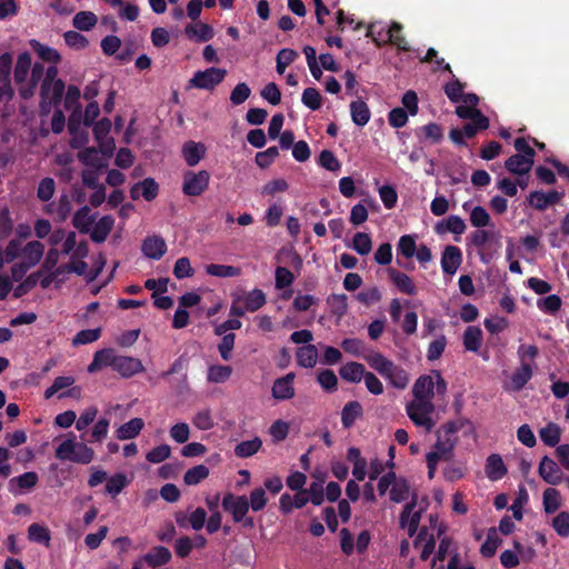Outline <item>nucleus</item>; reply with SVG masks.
<instances>
[{
  "mask_svg": "<svg viewBox=\"0 0 569 569\" xmlns=\"http://www.w3.org/2000/svg\"><path fill=\"white\" fill-rule=\"evenodd\" d=\"M365 360L379 375H381L393 388L403 390L409 383L408 372L381 352L373 351L365 356Z\"/></svg>",
  "mask_w": 569,
  "mask_h": 569,
  "instance_id": "nucleus-1",
  "label": "nucleus"
},
{
  "mask_svg": "<svg viewBox=\"0 0 569 569\" xmlns=\"http://www.w3.org/2000/svg\"><path fill=\"white\" fill-rule=\"evenodd\" d=\"M56 457L59 460L88 465L94 459V451L84 442H77L76 435L70 432L69 437L57 447Z\"/></svg>",
  "mask_w": 569,
  "mask_h": 569,
  "instance_id": "nucleus-2",
  "label": "nucleus"
},
{
  "mask_svg": "<svg viewBox=\"0 0 569 569\" xmlns=\"http://www.w3.org/2000/svg\"><path fill=\"white\" fill-rule=\"evenodd\" d=\"M435 410V406L431 401H411L407 405L406 411L410 420L418 427H423L427 432L431 431L435 422L431 418V413Z\"/></svg>",
  "mask_w": 569,
  "mask_h": 569,
  "instance_id": "nucleus-3",
  "label": "nucleus"
},
{
  "mask_svg": "<svg viewBox=\"0 0 569 569\" xmlns=\"http://www.w3.org/2000/svg\"><path fill=\"white\" fill-rule=\"evenodd\" d=\"M226 76V69L210 67L203 71L199 70L194 72L193 77L188 81L187 88L213 90L224 80Z\"/></svg>",
  "mask_w": 569,
  "mask_h": 569,
  "instance_id": "nucleus-4",
  "label": "nucleus"
},
{
  "mask_svg": "<svg viewBox=\"0 0 569 569\" xmlns=\"http://www.w3.org/2000/svg\"><path fill=\"white\" fill-rule=\"evenodd\" d=\"M209 181L210 174L207 170L187 171L183 174L182 191L186 196L198 197L207 190Z\"/></svg>",
  "mask_w": 569,
  "mask_h": 569,
  "instance_id": "nucleus-5",
  "label": "nucleus"
},
{
  "mask_svg": "<svg viewBox=\"0 0 569 569\" xmlns=\"http://www.w3.org/2000/svg\"><path fill=\"white\" fill-rule=\"evenodd\" d=\"M222 508L231 513L234 522H241L249 511V500L246 496H234L229 492L222 499Z\"/></svg>",
  "mask_w": 569,
  "mask_h": 569,
  "instance_id": "nucleus-6",
  "label": "nucleus"
},
{
  "mask_svg": "<svg viewBox=\"0 0 569 569\" xmlns=\"http://www.w3.org/2000/svg\"><path fill=\"white\" fill-rule=\"evenodd\" d=\"M538 473L542 480L551 486H557L566 478L558 463L549 456H543L538 467Z\"/></svg>",
  "mask_w": 569,
  "mask_h": 569,
  "instance_id": "nucleus-7",
  "label": "nucleus"
},
{
  "mask_svg": "<svg viewBox=\"0 0 569 569\" xmlns=\"http://www.w3.org/2000/svg\"><path fill=\"white\" fill-rule=\"evenodd\" d=\"M563 194V191L557 190L549 191L548 193H545L543 191H532L529 193L527 200L529 206L536 210L543 211L549 206L558 203L562 199Z\"/></svg>",
  "mask_w": 569,
  "mask_h": 569,
  "instance_id": "nucleus-8",
  "label": "nucleus"
},
{
  "mask_svg": "<svg viewBox=\"0 0 569 569\" xmlns=\"http://www.w3.org/2000/svg\"><path fill=\"white\" fill-rule=\"evenodd\" d=\"M295 378L296 375L293 372H289L286 376L276 379L271 388L272 397L278 401L292 399L295 397Z\"/></svg>",
  "mask_w": 569,
  "mask_h": 569,
  "instance_id": "nucleus-9",
  "label": "nucleus"
},
{
  "mask_svg": "<svg viewBox=\"0 0 569 569\" xmlns=\"http://www.w3.org/2000/svg\"><path fill=\"white\" fill-rule=\"evenodd\" d=\"M462 263V252L457 246H447L441 256V268L446 274L452 276Z\"/></svg>",
  "mask_w": 569,
  "mask_h": 569,
  "instance_id": "nucleus-10",
  "label": "nucleus"
},
{
  "mask_svg": "<svg viewBox=\"0 0 569 569\" xmlns=\"http://www.w3.org/2000/svg\"><path fill=\"white\" fill-rule=\"evenodd\" d=\"M114 371H117L122 378H130L144 371V367L138 358L118 355L114 363Z\"/></svg>",
  "mask_w": 569,
  "mask_h": 569,
  "instance_id": "nucleus-11",
  "label": "nucleus"
},
{
  "mask_svg": "<svg viewBox=\"0 0 569 569\" xmlns=\"http://www.w3.org/2000/svg\"><path fill=\"white\" fill-rule=\"evenodd\" d=\"M117 357L118 355H116L114 350L111 348L98 350L94 352L93 359L87 370L89 373H96L106 367H111L114 370Z\"/></svg>",
  "mask_w": 569,
  "mask_h": 569,
  "instance_id": "nucleus-12",
  "label": "nucleus"
},
{
  "mask_svg": "<svg viewBox=\"0 0 569 569\" xmlns=\"http://www.w3.org/2000/svg\"><path fill=\"white\" fill-rule=\"evenodd\" d=\"M141 250L146 257L159 260L166 253L167 244L162 237L149 236L143 240Z\"/></svg>",
  "mask_w": 569,
  "mask_h": 569,
  "instance_id": "nucleus-13",
  "label": "nucleus"
},
{
  "mask_svg": "<svg viewBox=\"0 0 569 569\" xmlns=\"http://www.w3.org/2000/svg\"><path fill=\"white\" fill-rule=\"evenodd\" d=\"M416 401H431L435 395V381L430 376L419 377L412 388Z\"/></svg>",
  "mask_w": 569,
  "mask_h": 569,
  "instance_id": "nucleus-14",
  "label": "nucleus"
},
{
  "mask_svg": "<svg viewBox=\"0 0 569 569\" xmlns=\"http://www.w3.org/2000/svg\"><path fill=\"white\" fill-rule=\"evenodd\" d=\"M485 472L491 481H498L507 475L508 470L500 455L491 453L487 458Z\"/></svg>",
  "mask_w": 569,
  "mask_h": 569,
  "instance_id": "nucleus-15",
  "label": "nucleus"
},
{
  "mask_svg": "<svg viewBox=\"0 0 569 569\" xmlns=\"http://www.w3.org/2000/svg\"><path fill=\"white\" fill-rule=\"evenodd\" d=\"M535 160L527 158L526 156L512 154L505 161V168L508 172L518 176H527Z\"/></svg>",
  "mask_w": 569,
  "mask_h": 569,
  "instance_id": "nucleus-16",
  "label": "nucleus"
},
{
  "mask_svg": "<svg viewBox=\"0 0 569 569\" xmlns=\"http://www.w3.org/2000/svg\"><path fill=\"white\" fill-rule=\"evenodd\" d=\"M533 375L532 367L530 363L521 361V366L513 371L510 377V386L508 387L511 391H520L525 388L528 381Z\"/></svg>",
  "mask_w": 569,
  "mask_h": 569,
  "instance_id": "nucleus-17",
  "label": "nucleus"
},
{
  "mask_svg": "<svg viewBox=\"0 0 569 569\" xmlns=\"http://www.w3.org/2000/svg\"><path fill=\"white\" fill-rule=\"evenodd\" d=\"M114 224V219L111 216L101 217L93 226L90 232V238L96 243L106 241Z\"/></svg>",
  "mask_w": 569,
  "mask_h": 569,
  "instance_id": "nucleus-18",
  "label": "nucleus"
},
{
  "mask_svg": "<svg viewBox=\"0 0 569 569\" xmlns=\"http://www.w3.org/2000/svg\"><path fill=\"white\" fill-rule=\"evenodd\" d=\"M388 272L390 280L399 289V291L408 296H415L417 293V287L413 283V280L407 273L396 269H389Z\"/></svg>",
  "mask_w": 569,
  "mask_h": 569,
  "instance_id": "nucleus-19",
  "label": "nucleus"
},
{
  "mask_svg": "<svg viewBox=\"0 0 569 569\" xmlns=\"http://www.w3.org/2000/svg\"><path fill=\"white\" fill-rule=\"evenodd\" d=\"M483 340L482 330L477 326H468L462 336V343L467 351L478 352Z\"/></svg>",
  "mask_w": 569,
  "mask_h": 569,
  "instance_id": "nucleus-20",
  "label": "nucleus"
},
{
  "mask_svg": "<svg viewBox=\"0 0 569 569\" xmlns=\"http://www.w3.org/2000/svg\"><path fill=\"white\" fill-rule=\"evenodd\" d=\"M363 415V408L357 400L349 401L345 405L341 411V423L343 428H351L356 420L361 418Z\"/></svg>",
  "mask_w": 569,
  "mask_h": 569,
  "instance_id": "nucleus-21",
  "label": "nucleus"
},
{
  "mask_svg": "<svg viewBox=\"0 0 569 569\" xmlns=\"http://www.w3.org/2000/svg\"><path fill=\"white\" fill-rule=\"evenodd\" d=\"M143 560L152 568L161 567L171 560V552L167 547L157 546L143 556Z\"/></svg>",
  "mask_w": 569,
  "mask_h": 569,
  "instance_id": "nucleus-22",
  "label": "nucleus"
},
{
  "mask_svg": "<svg viewBox=\"0 0 569 569\" xmlns=\"http://www.w3.org/2000/svg\"><path fill=\"white\" fill-rule=\"evenodd\" d=\"M350 114L352 122L359 127H365L371 117V111L368 104L361 100H355L350 103Z\"/></svg>",
  "mask_w": 569,
  "mask_h": 569,
  "instance_id": "nucleus-23",
  "label": "nucleus"
},
{
  "mask_svg": "<svg viewBox=\"0 0 569 569\" xmlns=\"http://www.w3.org/2000/svg\"><path fill=\"white\" fill-rule=\"evenodd\" d=\"M144 427V421L141 418H132L128 422L121 425L117 431L116 436L119 440H129L133 439Z\"/></svg>",
  "mask_w": 569,
  "mask_h": 569,
  "instance_id": "nucleus-24",
  "label": "nucleus"
},
{
  "mask_svg": "<svg viewBox=\"0 0 569 569\" xmlns=\"http://www.w3.org/2000/svg\"><path fill=\"white\" fill-rule=\"evenodd\" d=\"M366 372L367 371L365 366L355 361L347 362L339 370L340 377L343 380L352 383L360 382L363 379Z\"/></svg>",
  "mask_w": 569,
  "mask_h": 569,
  "instance_id": "nucleus-25",
  "label": "nucleus"
},
{
  "mask_svg": "<svg viewBox=\"0 0 569 569\" xmlns=\"http://www.w3.org/2000/svg\"><path fill=\"white\" fill-rule=\"evenodd\" d=\"M241 302L244 303V309H248V312H256L261 309L266 302L267 298L264 292L261 289H253L242 297H240Z\"/></svg>",
  "mask_w": 569,
  "mask_h": 569,
  "instance_id": "nucleus-26",
  "label": "nucleus"
},
{
  "mask_svg": "<svg viewBox=\"0 0 569 569\" xmlns=\"http://www.w3.org/2000/svg\"><path fill=\"white\" fill-rule=\"evenodd\" d=\"M297 362L302 368H312L317 363L318 349L315 345L299 347L296 352Z\"/></svg>",
  "mask_w": 569,
  "mask_h": 569,
  "instance_id": "nucleus-27",
  "label": "nucleus"
},
{
  "mask_svg": "<svg viewBox=\"0 0 569 569\" xmlns=\"http://www.w3.org/2000/svg\"><path fill=\"white\" fill-rule=\"evenodd\" d=\"M402 26L399 22H392L386 31L387 39L385 42L396 46L401 51H409V44L406 38L401 34Z\"/></svg>",
  "mask_w": 569,
  "mask_h": 569,
  "instance_id": "nucleus-28",
  "label": "nucleus"
},
{
  "mask_svg": "<svg viewBox=\"0 0 569 569\" xmlns=\"http://www.w3.org/2000/svg\"><path fill=\"white\" fill-rule=\"evenodd\" d=\"M183 158L188 166L194 167L204 156V147L201 143L188 141L182 148Z\"/></svg>",
  "mask_w": 569,
  "mask_h": 569,
  "instance_id": "nucleus-29",
  "label": "nucleus"
},
{
  "mask_svg": "<svg viewBox=\"0 0 569 569\" xmlns=\"http://www.w3.org/2000/svg\"><path fill=\"white\" fill-rule=\"evenodd\" d=\"M31 68V54L24 51L18 56L16 67L13 70V78L16 83L20 84L26 81Z\"/></svg>",
  "mask_w": 569,
  "mask_h": 569,
  "instance_id": "nucleus-30",
  "label": "nucleus"
},
{
  "mask_svg": "<svg viewBox=\"0 0 569 569\" xmlns=\"http://www.w3.org/2000/svg\"><path fill=\"white\" fill-rule=\"evenodd\" d=\"M94 217L90 214V208L83 206L80 208L72 218V224L81 233H88L92 226Z\"/></svg>",
  "mask_w": 569,
  "mask_h": 569,
  "instance_id": "nucleus-31",
  "label": "nucleus"
},
{
  "mask_svg": "<svg viewBox=\"0 0 569 569\" xmlns=\"http://www.w3.org/2000/svg\"><path fill=\"white\" fill-rule=\"evenodd\" d=\"M539 437L546 446L556 447L561 438V428L555 422H549L540 429Z\"/></svg>",
  "mask_w": 569,
  "mask_h": 569,
  "instance_id": "nucleus-32",
  "label": "nucleus"
},
{
  "mask_svg": "<svg viewBox=\"0 0 569 569\" xmlns=\"http://www.w3.org/2000/svg\"><path fill=\"white\" fill-rule=\"evenodd\" d=\"M184 33L188 38L197 37L200 41H209L214 36L212 27L203 22L188 24Z\"/></svg>",
  "mask_w": 569,
  "mask_h": 569,
  "instance_id": "nucleus-33",
  "label": "nucleus"
},
{
  "mask_svg": "<svg viewBox=\"0 0 569 569\" xmlns=\"http://www.w3.org/2000/svg\"><path fill=\"white\" fill-rule=\"evenodd\" d=\"M262 447V441L259 437L251 440H244L238 443L234 448V455L238 458H249L257 453Z\"/></svg>",
  "mask_w": 569,
  "mask_h": 569,
  "instance_id": "nucleus-34",
  "label": "nucleus"
},
{
  "mask_svg": "<svg viewBox=\"0 0 569 569\" xmlns=\"http://www.w3.org/2000/svg\"><path fill=\"white\" fill-rule=\"evenodd\" d=\"M98 22L97 16L91 11H79L72 19V24L80 31H90Z\"/></svg>",
  "mask_w": 569,
  "mask_h": 569,
  "instance_id": "nucleus-35",
  "label": "nucleus"
},
{
  "mask_svg": "<svg viewBox=\"0 0 569 569\" xmlns=\"http://www.w3.org/2000/svg\"><path fill=\"white\" fill-rule=\"evenodd\" d=\"M502 540L498 537L497 529L490 528L487 533L486 541L481 545L480 553L485 558H491L495 556L499 545Z\"/></svg>",
  "mask_w": 569,
  "mask_h": 569,
  "instance_id": "nucleus-36",
  "label": "nucleus"
},
{
  "mask_svg": "<svg viewBox=\"0 0 569 569\" xmlns=\"http://www.w3.org/2000/svg\"><path fill=\"white\" fill-rule=\"evenodd\" d=\"M443 228L451 233L462 234L466 230V223L459 216H449L446 220L440 221L436 230L437 232H442Z\"/></svg>",
  "mask_w": 569,
  "mask_h": 569,
  "instance_id": "nucleus-37",
  "label": "nucleus"
},
{
  "mask_svg": "<svg viewBox=\"0 0 569 569\" xmlns=\"http://www.w3.org/2000/svg\"><path fill=\"white\" fill-rule=\"evenodd\" d=\"M64 90H66V84H64L63 80L58 79V80L53 81L51 83V88L49 91V96L47 98V102L44 104V108H42V109L49 111L51 106H54V107L59 106L62 101Z\"/></svg>",
  "mask_w": 569,
  "mask_h": 569,
  "instance_id": "nucleus-38",
  "label": "nucleus"
},
{
  "mask_svg": "<svg viewBox=\"0 0 569 569\" xmlns=\"http://www.w3.org/2000/svg\"><path fill=\"white\" fill-rule=\"evenodd\" d=\"M206 272L212 277L231 278L241 274V268L234 266L210 263L206 267Z\"/></svg>",
  "mask_w": 569,
  "mask_h": 569,
  "instance_id": "nucleus-39",
  "label": "nucleus"
},
{
  "mask_svg": "<svg viewBox=\"0 0 569 569\" xmlns=\"http://www.w3.org/2000/svg\"><path fill=\"white\" fill-rule=\"evenodd\" d=\"M410 485L406 478H398L389 491L390 500L393 502H402L409 498Z\"/></svg>",
  "mask_w": 569,
  "mask_h": 569,
  "instance_id": "nucleus-40",
  "label": "nucleus"
},
{
  "mask_svg": "<svg viewBox=\"0 0 569 569\" xmlns=\"http://www.w3.org/2000/svg\"><path fill=\"white\" fill-rule=\"evenodd\" d=\"M543 509L548 515L555 513L561 506V496L559 490L555 488H547L543 491Z\"/></svg>",
  "mask_w": 569,
  "mask_h": 569,
  "instance_id": "nucleus-41",
  "label": "nucleus"
},
{
  "mask_svg": "<svg viewBox=\"0 0 569 569\" xmlns=\"http://www.w3.org/2000/svg\"><path fill=\"white\" fill-rule=\"evenodd\" d=\"M31 47L43 61L51 63H59L61 61L60 53L51 47L44 46L37 40L31 41Z\"/></svg>",
  "mask_w": 569,
  "mask_h": 569,
  "instance_id": "nucleus-42",
  "label": "nucleus"
},
{
  "mask_svg": "<svg viewBox=\"0 0 569 569\" xmlns=\"http://www.w3.org/2000/svg\"><path fill=\"white\" fill-rule=\"evenodd\" d=\"M44 246L40 241H30L23 248V253L28 259L27 263L31 267L36 266L42 258Z\"/></svg>",
  "mask_w": 569,
  "mask_h": 569,
  "instance_id": "nucleus-43",
  "label": "nucleus"
},
{
  "mask_svg": "<svg viewBox=\"0 0 569 569\" xmlns=\"http://www.w3.org/2000/svg\"><path fill=\"white\" fill-rule=\"evenodd\" d=\"M422 133V139L428 140L432 144L440 143L443 139V130L440 124L429 122L419 128Z\"/></svg>",
  "mask_w": 569,
  "mask_h": 569,
  "instance_id": "nucleus-44",
  "label": "nucleus"
},
{
  "mask_svg": "<svg viewBox=\"0 0 569 569\" xmlns=\"http://www.w3.org/2000/svg\"><path fill=\"white\" fill-rule=\"evenodd\" d=\"M232 373L230 366L213 365L208 368L207 379L209 382L223 383L227 381Z\"/></svg>",
  "mask_w": 569,
  "mask_h": 569,
  "instance_id": "nucleus-45",
  "label": "nucleus"
},
{
  "mask_svg": "<svg viewBox=\"0 0 569 569\" xmlns=\"http://www.w3.org/2000/svg\"><path fill=\"white\" fill-rule=\"evenodd\" d=\"M209 476V468L204 465H198L188 469L183 476V481L188 486H196Z\"/></svg>",
  "mask_w": 569,
  "mask_h": 569,
  "instance_id": "nucleus-46",
  "label": "nucleus"
},
{
  "mask_svg": "<svg viewBox=\"0 0 569 569\" xmlns=\"http://www.w3.org/2000/svg\"><path fill=\"white\" fill-rule=\"evenodd\" d=\"M301 102L312 111L319 110L322 104V96L313 87L306 88L301 96Z\"/></svg>",
  "mask_w": 569,
  "mask_h": 569,
  "instance_id": "nucleus-47",
  "label": "nucleus"
},
{
  "mask_svg": "<svg viewBox=\"0 0 569 569\" xmlns=\"http://www.w3.org/2000/svg\"><path fill=\"white\" fill-rule=\"evenodd\" d=\"M465 87L466 84L453 76L452 80L443 87V91L451 102L458 103L463 97Z\"/></svg>",
  "mask_w": 569,
  "mask_h": 569,
  "instance_id": "nucleus-48",
  "label": "nucleus"
},
{
  "mask_svg": "<svg viewBox=\"0 0 569 569\" xmlns=\"http://www.w3.org/2000/svg\"><path fill=\"white\" fill-rule=\"evenodd\" d=\"M438 439L433 446V450L438 452L443 460H449L451 458L453 448L457 443L456 438H445L441 433L437 435Z\"/></svg>",
  "mask_w": 569,
  "mask_h": 569,
  "instance_id": "nucleus-49",
  "label": "nucleus"
},
{
  "mask_svg": "<svg viewBox=\"0 0 569 569\" xmlns=\"http://www.w3.org/2000/svg\"><path fill=\"white\" fill-rule=\"evenodd\" d=\"M456 114L460 119L470 120V121L477 120V123L479 124V127L485 124L483 121H485V118H487L481 112L480 109L468 107V106H465V104H460V106H458L456 108Z\"/></svg>",
  "mask_w": 569,
  "mask_h": 569,
  "instance_id": "nucleus-50",
  "label": "nucleus"
},
{
  "mask_svg": "<svg viewBox=\"0 0 569 569\" xmlns=\"http://www.w3.org/2000/svg\"><path fill=\"white\" fill-rule=\"evenodd\" d=\"M39 481V477L34 471L24 472L18 477L10 479L9 489L12 491V486L17 485L20 489H32Z\"/></svg>",
  "mask_w": 569,
  "mask_h": 569,
  "instance_id": "nucleus-51",
  "label": "nucleus"
},
{
  "mask_svg": "<svg viewBox=\"0 0 569 569\" xmlns=\"http://www.w3.org/2000/svg\"><path fill=\"white\" fill-rule=\"evenodd\" d=\"M28 538L30 541L49 546L50 531L47 527L34 522L28 528Z\"/></svg>",
  "mask_w": 569,
  "mask_h": 569,
  "instance_id": "nucleus-52",
  "label": "nucleus"
},
{
  "mask_svg": "<svg viewBox=\"0 0 569 569\" xmlns=\"http://www.w3.org/2000/svg\"><path fill=\"white\" fill-rule=\"evenodd\" d=\"M58 76V68L56 66H50L47 68V70L44 69V78L42 80V84H41V108H44V104L47 102V98L49 96V91H50V88H51V83L56 80H58L57 78Z\"/></svg>",
  "mask_w": 569,
  "mask_h": 569,
  "instance_id": "nucleus-53",
  "label": "nucleus"
},
{
  "mask_svg": "<svg viewBox=\"0 0 569 569\" xmlns=\"http://www.w3.org/2000/svg\"><path fill=\"white\" fill-rule=\"evenodd\" d=\"M41 277V272H32L29 274L22 282H20L13 290V297L14 298H21L24 295H27L31 289H33L38 282L39 278Z\"/></svg>",
  "mask_w": 569,
  "mask_h": 569,
  "instance_id": "nucleus-54",
  "label": "nucleus"
},
{
  "mask_svg": "<svg viewBox=\"0 0 569 569\" xmlns=\"http://www.w3.org/2000/svg\"><path fill=\"white\" fill-rule=\"evenodd\" d=\"M347 299L348 298L345 293H332L327 298V303L331 308L333 315L341 317L348 309Z\"/></svg>",
  "mask_w": 569,
  "mask_h": 569,
  "instance_id": "nucleus-55",
  "label": "nucleus"
},
{
  "mask_svg": "<svg viewBox=\"0 0 569 569\" xmlns=\"http://www.w3.org/2000/svg\"><path fill=\"white\" fill-rule=\"evenodd\" d=\"M298 57V52L293 49H289V48H284V49H281L278 54H277V66H276V69H277V72L279 74H282L286 70V68L292 63L296 58Z\"/></svg>",
  "mask_w": 569,
  "mask_h": 569,
  "instance_id": "nucleus-56",
  "label": "nucleus"
},
{
  "mask_svg": "<svg viewBox=\"0 0 569 569\" xmlns=\"http://www.w3.org/2000/svg\"><path fill=\"white\" fill-rule=\"evenodd\" d=\"M101 337V328L80 330L72 339L73 346L88 345Z\"/></svg>",
  "mask_w": 569,
  "mask_h": 569,
  "instance_id": "nucleus-57",
  "label": "nucleus"
},
{
  "mask_svg": "<svg viewBox=\"0 0 569 569\" xmlns=\"http://www.w3.org/2000/svg\"><path fill=\"white\" fill-rule=\"evenodd\" d=\"M352 248L361 256L368 254L372 248L370 236L365 232H357L352 239Z\"/></svg>",
  "mask_w": 569,
  "mask_h": 569,
  "instance_id": "nucleus-58",
  "label": "nucleus"
},
{
  "mask_svg": "<svg viewBox=\"0 0 569 569\" xmlns=\"http://www.w3.org/2000/svg\"><path fill=\"white\" fill-rule=\"evenodd\" d=\"M537 306L541 311L553 315L560 310L562 300L557 295H550L546 298L539 299L537 301Z\"/></svg>",
  "mask_w": 569,
  "mask_h": 569,
  "instance_id": "nucleus-59",
  "label": "nucleus"
},
{
  "mask_svg": "<svg viewBox=\"0 0 569 569\" xmlns=\"http://www.w3.org/2000/svg\"><path fill=\"white\" fill-rule=\"evenodd\" d=\"M447 346V338L441 335L433 341H431L427 349V359L429 361H435L441 358L445 352Z\"/></svg>",
  "mask_w": 569,
  "mask_h": 569,
  "instance_id": "nucleus-60",
  "label": "nucleus"
},
{
  "mask_svg": "<svg viewBox=\"0 0 569 569\" xmlns=\"http://www.w3.org/2000/svg\"><path fill=\"white\" fill-rule=\"evenodd\" d=\"M318 382L327 392H333L338 387V378L330 369H325L318 373Z\"/></svg>",
  "mask_w": 569,
  "mask_h": 569,
  "instance_id": "nucleus-61",
  "label": "nucleus"
},
{
  "mask_svg": "<svg viewBox=\"0 0 569 569\" xmlns=\"http://www.w3.org/2000/svg\"><path fill=\"white\" fill-rule=\"evenodd\" d=\"M54 191H56L54 180L50 177H46L39 182V186L37 189V197L41 201L47 202L53 197Z\"/></svg>",
  "mask_w": 569,
  "mask_h": 569,
  "instance_id": "nucleus-62",
  "label": "nucleus"
},
{
  "mask_svg": "<svg viewBox=\"0 0 569 569\" xmlns=\"http://www.w3.org/2000/svg\"><path fill=\"white\" fill-rule=\"evenodd\" d=\"M137 187H140L141 196L147 201H152L159 193V186L153 178L143 179Z\"/></svg>",
  "mask_w": 569,
  "mask_h": 569,
  "instance_id": "nucleus-63",
  "label": "nucleus"
},
{
  "mask_svg": "<svg viewBox=\"0 0 569 569\" xmlns=\"http://www.w3.org/2000/svg\"><path fill=\"white\" fill-rule=\"evenodd\" d=\"M552 528L560 537H569V512H559L552 520Z\"/></svg>",
  "mask_w": 569,
  "mask_h": 569,
  "instance_id": "nucleus-64",
  "label": "nucleus"
}]
</instances>
